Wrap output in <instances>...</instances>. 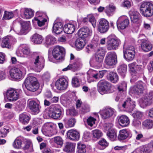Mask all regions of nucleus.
<instances>
[{"instance_id": "obj_1", "label": "nucleus", "mask_w": 153, "mask_h": 153, "mask_svg": "<svg viewBox=\"0 0 153 153\" xmlns=\"http://www.w3.org/2000/svg\"><path fill=\"white\" fill-rule=\"evenodd\" d=\"M24 84L27 89L30 91H36L39 87V84L37 79L33 76H29L25 79Z\"/></svg>"}, {"instance_id": "obj_2", "label": "nucleus", "mask_w": 153, "mask_h": 153, "mask_svg": "<svg viewBox=\"0 0 153 153\" xmlns=\"http://www.w3.org/2000/svg\"><path fill=\"white\" fill-rule=\"evenodd\" d=\"M97 85L98 91L102 95L105 94L112 93L114 91V86L106 81L100 80L98 83Z\"/></svg>"}, {"instance_id": "obj_3", "label": "nucleus", "mask_w": 153, "mask_h": 153, "mask_svg": "<svg viewBox=\"0 0 153 153\" xmlns=\"http://www.w3.org/2000/svg\"><path fill=\"white\" fill-rule=\"evenodd\" d=\"M140 13L144 16H151L153 15V4L149 2L143 1L140 5Z\"/></svg>"}, {"instance_id": "obj_4", "label": "nucleus", "mask_w": 153, "mask_h": 153, "mask_svg": "<svg viewBox=\"0 0 153 153\" xmlns=\"http://www.w3.org/2000/svg\"><path fill=\"white\" fill-rule=\"evenodd\" d=\"M106 48L108 51L116 50L118 48L121 43L120 40L114 35H111L108 37Z\"/></svg>"}, {"instance_id": "obj_5", "label": "nucleus", "mask_w": 153, "mask_h": 153, "mask_svg": "<svg viewBox=\"0 0 153 153\" xmlns=\"http://www.w3.org/2000/svg\"><path fill=\"white\" fill-rule=\"evenodd\" d=\"M22 92L21 90L19 89H15L10 88L4 93L5 97L10 101H16L18 99L19 96Z\"/></svg>"}, {"instance_id": "obj_6", "label": "nucleus", "mask_w": 153, "mask_h": 153, "mask_svg": "<svg viewBox=\"0 0 153 153\" xmlns=\"http://www.w3.org/2000/svg\"><path fill=\"white\" fill-rule=\"evenodd\" d=\"M62 109L61 107L56 105H51L50 107L48 115L53 119L60 120L62 117Z\"/></svg>"}, {"instance_id": "obj_7", "label": "nucleus", "mask_w": 153, "mask_h": 153, "mask_svg": "<svg viewBox=\"0 0 153 153\" xmlns=\"http://www.w3.org/2000/svg\"><path fill=\"white\" fill-rule=\"evenodd\" d=\"M33 59L32 64L36 69L39 71L44 68L45 60L43 57L35 53L33 56Z\"/></svg>"}, {"instance_id": "obj_8", "label": "nucleus", "mask_w": 153, "mask_h": 153, "mask_svg": "<svg viewBox=\"0 0 153 153\" xmlns=\"http://www.w3.org/2000/svg\"><path fill=\"white\" fill-rule=\"evenodd\" d=\"M129 70L131 73L133 74H134L137 76L135 78L137 79V76H139L143 74L144 71L143 67L140 65H136L135 62H133L128 65Z\"/></svg>"}, {"instance_id": "obj_9", "label": "nucleus", "mask_w": 153, "mask_h": 153, "mask_svg": "<svg viewBox=\"0 0 153 153\" xmlns=\"http://www.w3.org/2000/svg\"><path fill=\"white\" fill-rule=\"evenodd\" d=\"M53 57L57 60H63L65 55V49L60 46H56L52 51Z\"/></svg>"}, {"instance_id": "obj_10", "label": "nucleus", "mask_w": 153, "mask_h": 153, "mask_svg": "<svg viewBox=\"0 0 153 153\" xmlns=\"http://www.w3.org/2000/svg\"><path fill=\"white\" fill-rule=\"evenodd\" d=\"M105 62L106 64L109 66L115 65L117 62L116 53L112 52L108 53L106 56Z\"/></svg>"}, {"instance_id": "obj_11", "label": "nucleus", "mask_w": 153, "mask_h": 153, "mask_svg": "<svg viewBox=\"0 0 153 153\" xmlns=\"http://www.w3.org/2000/svg\"><path fill=\"white\" fill-rule=\"evenodd\" d=\"M129 24V20L127 17L123 16H120L117 22V27L119 29L123 30L127 27Z\"/></svg>"}, {"instance_id": "obj_12", "label": "nucleus", "mask_w": 153, "mask_h": 153, "mask_svg": "<svg viewBox=\"0 0 153 153\" xmlns=\"http://www.w3.org/2000/svg\"><path fill=\"white\" fill-rule=\"evenodd\" d=\"M109 28V24L106 19H100L98 25V30L101 33L107 32Z\"/></svg>"}, {"instance_id": "obj_13", "label": "nucleus", "mask_w": 153, "mask_h": 153, "mask_svg": "<svg viewBox=\"0 0 153 153\" xmlns=\"http://www.w3.org/2000/svg\"><path fill=\"white\" fill-rule=\"evenodd\" d=\"M78 34L79 37L85 39L92 35V31L88 27H83L79 30Z\"/></svg>"}, {"instance_id": "obj_14", "label": "nucleus", "mask_w": 153, "mask_h": 153, "mask_svg": "<svg viewBox=\"0 0 153 153\" xmlns=\"http://www.w3.org/2000/svg\"><path fill=\"white\" fill-rule=\"evenodd\" d=\"M138 41H140L141 49L143 52H148L152 49V45L148 40L142 39H139Z\"/></svg>"}, {"instance_id": "obj_15", "label": "nucleus", "mask_w": 153, "mask_h": 153, "mask_svg": "<svg viewBox=\"0 0 153 153\" xmlns=\"http://www.w3.org/2000/svg\"><path fill=\"white\" fill-rule=\"evenodd\" d=\"M9 73L11 77L15 80L19 79L22 76V71L18 68H12L10 69Z\"/></svg>"}, {"instance_id": "obj_16", "label": "nucleus", "mask_w": 153, "mask_h": 153, "mask_svg": "<svg viewBox=\"0 0 153 153\" xmlns=\"http://www.w3.org/2000/svg\"><path fill=\"white\" fill-rule=\"evenodd\" d=\"M135 102L130 98H127L122 104V107L129 112L132 111L135 106Z\"/></svg>"}, {"instance_id": "obj_17", "label": "nucleus", "mask_w": 153, "mask_h": 153, "mask_svg": "<svg viewBox=\"0 0 153 153\" xmlns=\"http://www.w3.org/2000/svg\"><path fill=\"white\" fill-rule=\"evenodd\" d=\"M68 82L64 78H60L57 80L55 83V86L59 90L66 89L68 87Z\"/></svg>"}, {"instance_id": "obj_18", "label": "nucleus", "mask_w": 153, "mask_h": 153, "mask_svg": "<svg viewBox=\"0 0 153 153\" xmlns=\"http://www.w3.org/2000/svg\"><path fill=\"white\" fill-rule=\"evenodd\" d=\"M131 21L133 23L139 25L141 23L140 19V13L136 11H130L129 13Z\"/></svg>"}, {"instance_id": "obj_19", "label": "nucleus", "mask_w": 153, "mask_h": 153, "mask_svg": "<svg viewBox=\"0 0 153 153\" xmlns=\"http://www.w3.org/2000/svg\"><path fill=\"white\" fill-rule=\"evenodd\" d=\"M115 112V110L111 108H105L101 112L102 119H106L114 115Z\"/></svg>"}, {"instance_id": "obj_20", "label": "nucleus", "mask_w": 153, "mask_h": 153, "mask_svg": "<svg viewBox=\"0 0 153 153\" xmlns=\"http://www.w3.org/2000/svg\"><path fill=\"white\" fill-rule=\"evenodd\" d=\"M132 134L130 130L128 129H124L120 131L118 136V139L120 141L126 139L127 138H130Z\"/></svg>"}, {"instance_id": "obj_21", "label": "nucleus", "mask_w": 153, "mask_h": 153, "mask_svg": "<svg viewBox=\"0 0 153 153\" xmlns=\"http://www.w3.org/2000/svg\"><path fill=\"white\" fill-rule=\"evenodd\" d=\"M133 153H153V149L148 144L137 148Z\"/></svg>"}, {"instance_id": "obj_22", "label": "nucleus", "mask_w": 153, "mask_h": 153, "mask_svg": "<svg viewBox=\"0 0 153 153\" xmlns=\"http://www.w3.org/2000/svg\"><path fill=\"white\" fill-rule=\"evenodd\" d=\"M79 134L77 131L73 129L68 130L66 133V138L74 141L77 140L79 138Z\"/></svg>"}, {"instance_id": "obj_23", "label": "nucleus", "mask_w": 153, "mask_h": 153, "mask_svg": "<svg viewBox=\"0 0 153 153\" xmlns=\"http://www.w3.org/2000/svg\"><path fill=\"white\" fill-rule=\"evenodd\" d=\"M28 105L29 108L35 114H37L39 112L40 106L35 101L31 100L29 101Z\"/></svg>"}, {"instance_id": "obj_24", "label": "nucleus", "mask_w": 153, "mask_h": 153, "mask_svg": "<svg viewBox=\"0 0 153 153\" xmlns=\"http://www.w3.org/2000/svg\"><path fill=\"white\" fill-rule=\"evenodd\" d=\"M16 21L18 22L21 25V27L23 29V30L27 29L30 25V23L29 22L23 21L21 19H17L16 20ZM22 31L23 30H21L20 32L18 31L17 33L19 35H22L23 33L22 32Z\"/></svg>"}, {"instance_id": "obj_25", "label": "nucleus", "mask_w": 153, "mask_h": 153, "mask_svg": "<svg viewBox=\"0 0 153 153\" xmlns=\"http://www.w3.org/2000/svg\"><path fill=\"white\" fill-rule=\"evenodd\" d=\"M119 125L123 127L127 126L129 124L128 118L126 115H122L118 117Z\"/></svg>"}, {"instance_id": "obj_26", "label": "nucleus", "mask_w": 153, "mask_h": 153, "mask_svg": "<svg viewBox=\"0 0 153 153\" xmlns=\"http://www.w3.org/2000/svg\"><path fill=\"white\" fill-rule=\"evenodd\" d=\"M56 42L55 38L51 35H48L45 38V41L44 43V45L46 47L53 45Z\"/></svg>"}, {"instance_id": "obj_27", "label": "nucleus", "mask_w": 153, "mask_h": 153, "mask_svg": "<svg viewBox=\"0 0 153 153\" xmlns=\"http://www.w3.org/2000/svg\"><path fill=\"white\" fill-rule=\"evenodd\" d=\"M127 65L124 64L120 65L117 68L118 74L123 78L126 76L127 72Z\"/></svg>"}, {"instance_id": "obj_28", "label": "nucleus", "mask_w": 153, "mask_h": 153, "mask_svg": "<svg viewBox=\"0 0 153 153\" xmlns=\"http://www.w3.org/2000/svg\"><path fill=\"white\" fill-rule=\"evenodd\" d=\"M21 12L24 11L23 18L26 19H29L33 17L34 15L33 11L31 9L25 8L21 9L20 10Z\"/></svg>"}, {"instance_id": "obj_29", "label": "nucleus", "mask_w": 153, "mask_h": 153, "mask_svg": "<svg viewBox=\"0 0 153 153\" xmlns=\"http://www.w3.org/2000/svg\"><path fill=\"white\" fill-rule=\"evenodd\" d=\"M63 25L60 22H58L54 23L53 27V31L56 34H59L63 30Z\"/></svg>"}, {"instance_id": "obj_30", "label": "nucleus", "mask_w": 153, "mask_h": 153, "mask_svg": "<svg viewBox=\"0 0 153 153\" xmlns=\"http://www.w3.org/2000/svg\"><path fill=\"white\" fill-rule=\"evenodd\" d=\"M74 23V24L68 23L65 25L64 30L65 33L68 34H71L74 32L75 28Z\"/></svg>"}, {"instance_id": "obj_31", "label": "nucleus", "mask_w": 153, "mask_h": 153, "mask_svg": "<svg viewBox=\"0 0 153 153\" xmlns=\"http://www.w3.org/2000/svg\"><path fill=\"white\" fill-rule=\"evenodd\" d=\"M86 40L80 37L77 39L75 42V45L77 50L82 49L85 46Z\"/></svg>"}, {"instance_id": "obj_32", "label": "nucleus", "mask_w": 153, "mask_h": 153, "mask_svg": "<svg viewBox=\"0 0 153 153\" xmlns=\"http://www.w3.org/2000/svg\"><path fill=\"white\" fill-rule=\"evenodd\" d=\"M107 79L111 82L116 83L119 80V76L117 73L114 72H111L107 75Z\"/></svg>"}, {"instance_id": "obj_33", "label": "nucleus", "mask_w": 153, "mask_h": 153, "mask_svg": "<svg viewBox=\"0 0 153 153\" xmlns=\"http://www.w3.org/2000/svg\"><path fill=\"white\" fill-rule=\"evenodd\" d=\"M116 9L115 6L111 4L107 6L105 8V12L108 16H112L114 13Z\"/></svg>"}, {"instance_id": "obj_34", "label": "nucleus", "mask_w": 153, "mask_h": 153, "mask_svg": "<svg viewBox=\"0 0 153 153\" xmlns=\"http://www.w3.org/2000/svg\"><path fill=\"white\" fill-rule=\"evenodd\" d=\"M31 41L35 44H41L43 41L42 36L36 33L33 34L31 37Z\"/></svg>"}, {"instance_id": "obj_35", "label": "nucleus", "mask_w": 153, "mask_h": 153, "mask_svg": "<svg viewBox=\"0 0 153 153\" xmlns=\"http://www.w3.org/2000/svg\"><path fill=\"white\" fill-rule=\"evenodd\" d=\"M63 121L64 125L66 128L73 127L76 122V119L74 118L69 119H65L63 120Z\"/></svg>"}, {"instance_id": "obj_36", "label": "nucleus", "mask_w": 153, "mask_h": 153, "mask_svg": "<svg viewBox=\"0 0 153 153\" xmlns=\"http://www.w3.org/2000/svg\"><path fill=\"white\" fill-rule=\"evenodd\" d=\"M19 120L23 124H27L29 122L30 118L25 113H23L19 115Z\"/></svg>"}, {"instance_id": "obj_37", "label": "nucleus", "mask_w": 153, "mask_h": 153, "mask_svg": "<svg viewBox=\"0 0 153 153\" xmlns=\"http://www.w3.org/2000/svg\"><path fill=\"white\" fill-rule=\"evenodd\" d=\"M75 148V144L71 142H66V145L63 149L64 151L66 152H73Z\"/></svg>"}, {"instance_id": "obj_38", "label": "nucleus", "mask_w": 153, "mask_h": 153, "mask_svg": "<svg viewBox=\"0 0 153 153\" xmlns=\"http://www.w3.org/2000/svg\"><path fill=\"white\" fill-rule=\"evenodd\" d=\"M107 135L109 139L112 141H114L116 139V133L114 129H111L108 131Z\"/></svg>"}, {"instance_id": "obj_39", "label": "nucleus", "mask_w": 153, "mask_h": 153, "mask_svg": "<svg viewBox=\"0 0 153 153\" xmlns=\"http://www.w3.org/2000/svg\"><path fill=\"white\" fill-rule=\"evenodd\" d=\"M153 102L151 99L147 98L146 95L141 100V104L143 107L150 105L152 104Z\"/></svg>"}, {"instance_id": "obj_40", "label": "nucleus", "mask_w": 153, "mask_h": 153, "mask_svg": "<svg viewBox=\"0 0 153 153\" xmlns=\"http://www.w3.org/2000/svg\"><path fill=\"white\" fill-rule=\"evenodd\" d=\"M142 125L144 128L150 129L153 126V122L151 120H146L143 122Z\"/></svg>"}, {"instance_id": "obj_41", "label": "nucleus", "mask_w": 153, "mask_h": 153, "mask_svg": "<svg viewBox=\"0 0 153 153\" xmlns=\"http://www.w3.org/2000/svg\"><path fill=\"white\" fill-rule=\"evenodd\" d=\"M124 57L127 61L133 60L135 57V53H132L131 52H123Z\"/></svg>"}, {"instance_id": "obj_42", "label": "nucleus", "mask_w": 153, "mask_h": 153, "mask_svg": "<svg viewBox=\"0 0 153 153\" xmlns=\"http://www.w3.org/2000/svg\"><path fill=\"white\" fill-rule=\"evenodd\" d=\"M77 152L78 153H85L86 152L85 145L82 143H78L77 144Z\"/></svg>"}, {"instance_id": "obj_43", "label": "nucleus", "mask_w": 153, "mask_h": 153, "mask_svg": "<svg viewBox=\"0 0 153 153\" xmlns=\"http://www.w3.org/2000/svg\"><path fill=\"white\" fill-rule=\"evenodd\" d=\"M22 140L19 138H17L13 144V147L15 148L19 149L22 147Z\"/></svg>"}, {"instance_id": "obj_44", "label": "nucleus", "mask_w": 153, "mask_h": 153, "mask_svg": "<svg viewBox=\"0 0 153 153\" xmlns=\"http://www.w3.org/2000/svg\"><path fill=\"white\" fill-rule=\"evenodd\" d=\"M9 41V38L7 36L4 37L2 40L1 44L2 47V48H10L11 45Z\"/></svg>"}, {"instance_id": "obj_45", "label": "nucleus", "mask_w": 153, "mask_h": 153, "mask_svg": "<svg viewBox=\"0 0 153 153\" xmlns=\"http://www.w3.org/2000/svg\"><path fill=\"white\" fill-rule=\"evenodd\" d=\"M93 137L98 139L101 137L102 135V132L100 130L95 129L92 131Z\"/></svg>"}, {"instance_id": "obj_46", "label": "nucleus", "mask_w": 153, "mask_h": 153, "mask_svg": "<svg viewBox=\"0 0 153 153\" xmlns=\"http://www.w3.org/2000/svg\"><path fill=\"white\" fill-rule=\"evenodd\" d=\"M14 16V14L12 12L5 11L3 19L4 20H9L12 19Z\"/></svg>"}, {"instance_id": "obj_47", "label": "nucleus", "mask_w": 153, "mask_h": 153, "mask_svg": "<svg viewBox=\"0 0 153 153\" xmlns=\"http://www.w3.org/2000/svg\"><path fill=\"white\" fill-rule=\"evenodd\" d=\"M96 73L97 72L95 70L90 69L87 72V74L88 75V81L89 82H90L91 81H89L88 77H93L96 79L97 78L96 77Z\"/></svg>"}, {"instance_id": "obj_48", "label": "nucleus", "mask_w": 153, "mask_h": 153, "mask_svg": "<svg viewBox=\"0 0 153 153\" xmlns=\"http://www.w3.org/2000/svg\"><path fill=\"white\" fill-rule=\"evenodd\" d=\"M90 111L89 106L87 105L82 104L80 109L79 112L82 114H84Z\"/></svg>"}, {"instance_id": "obj_49", "label": "nucleus", "mask_w": 153, "mask_h": 153, "mask_svg": "<svg viewBox=\"0 0 153 153\" xmlns=\"http://www.w3.org/2000/svg\"><path fill=\"white\" fill-rule=\"evenodd\" d=\"M99 145L102 147L101 149H103L108 145V143L106 140L103 138L101 139L100 140L98 143Z\"/></svg>"}, {"instance_id": "obj_50", "label": "nucleus", "mask_w": 153, "mask_h": 153, "mask_svg": "<svg viewBox=\"0 0 153 153\" xmlns=\"http://www.w3.org/2000/svg\"><path fill=\"white\" fill-rule=\"evenodd\" d=\"M104 56L101 55L95 54L94 58L97 64H101L102 62Z\"/></svg>"}, {"instance_id": "obj_51", "label": "nucleus", "mask_w": 153, "mask_h": 153, "mask_svg": "<svg viewBox=\"0 0 153 153\" xmlns=\"http://www.w3.org/2000/svg\"><path fill=\"white\" fill-rule=\"evenodd\" d=\"M53 141L54 143L59 145L60 147H61L63 144V140L60 137H56L53 138Z\"/></svg>"}, {"instance_id": "obj_52", "label": "nucleus", "mask_w": 153, "mask_h": 153, "mask_svg": "<svg viewBox=\"0 0 153 153\" xmlns=\"http://www.w3.org/2000/svg\"><path fill=\"white\" fill-rule=\"evenodd\" d=\"M35 20L37 21L38 25L39 27H41L44 25L45 22H47V19L45 18L43 19H40L39 18L38 19H36Z\"/></svg>"}, {"instance_id": "obj_53", "label": "nucleus", "mask_w": 153, "mask_h": 153, "mask_svg": "<svg viewBox=\"0 0 153 153\" xmlns=\"http://www.w3.org/2000/svg\"><path fill=\"white\" fill-rule=\"evenodd\" d=\"M131 90L134 93L138 94L142 93L143 91L141 88L138 87L136 85L132 87Z\"/></svg>"}, {"instance_id": "obj_54", "label": "nucleus", "mask_w": 153, "mask_h": 153, "mask_svg": "<svg viewBox=\"0 0 153 153\" xmlns=\"http://www.w3.org/2000/svg\"><path fill=\"white\" fill-rule=\"evenodd\" d=\"M24 105L22 103L17 102L16 103V105L15 106V110L18 112H20L22 111L24 108Z\"/></svg>"}, {"instance_id": "obj_55", "label": "nucleus", "mask_w": 153, "mask_h": 153, "mask_svg": "<svg viewBox=\"0 0 153 153\" xmlns=\"http://www.w3.org/2000/svg\"><path fill=\"white\" fill-rule=\"evenodd\" d=\"M36 17H35L34 20L36 19H38L40 18V19H43L44 18H45L47 17V15L45 13L42 12L41 11H37L36 13Z\"/></svg>"}, {"instance_id": "obj_56", "label": "nucleus", "mask_w": 153, "mask_h": 153, "mask_svg": "<svg viewBox=\"0 0 153 153\" xmlns=\"http://www.w3.org/2000/svg\"><path fill=\"white\" fill-rule=\"evenodd\" d=\"M143 113L140 111H137L134 113L132 115L134 119L140 120L142 117Z\"/></svg>"}, {"instance_id": "obj_57", "label": "nucleus", "mask_w": 153, "mask_h": 153, "mask_svg": "<svg viewBox=\"0 0 153 153\" xmlns=\"http://www.w3.org/2000/svg\"><path fill=\"white\" fill-rule=\"evenodd\" d=\"M131 52L132 53H135V49L132 46H128L126 48L124 49L123 52Z\"/></svg>"}, {"instance_id": "obj_58", "label": "nucleus", "mask_w": 153, "mask_h": 153, "mask_svg": "<svg viewBox=\"0 0 153 153\" xmlns=\"http://www.w3.org/2000/svg\"><path fill=\"white\" fill-rule=\"evenodd\" d=\"M72 86L74 87H77L79 86V80L77 77L73 78L72 80Z\"/></svg>"}, {"instance_id": "obj_59", "label": "nucleus", "mask_w": 153, "mask_h": 153, "mask_svg": "<svg viewBox=\"0 0 153 153\" xmlns=\"http://www.w3.org/2000/svg\"><path fill=\"white\" fill-rule=\"evenodd\" d=\"M126 83L125 82H122L117 86V89L118 90L119 92L121 93L123 91L124 89L126 88Z\"/></svg>"}, {"instance_id": "obj_60", "label": "nucleus", "mask_w": 153, "mask_h": 153, "mask_svg": "<svg viewBox=\"0 0 153 153\" xmlns=\"http://www.w3.org/2000/svg\"><path fill=\"white\" fill-rule=\"evenodd\" d=\"M96 120V119L91 117H90L87 119L88 124V125L92 127L93 125L95 124V121Z\"/></svg>"}, {"instance_id": "obj_61", "label": "nucleus", "mask_w": 153, "mask_h": 153, "mask_svg": "<svg viewBox=\"0 0 153 153\" xmlns=\"http://www.w3.org/2000/svg\"><path fill=\"white\" fill-rule=\"evenodd\" d=\"M9 132V129L4 128L0 131V138H4L7 136V133Z\"/></svg>"}, {"instance_id": "obj_62", "label": "nucleus", "mask_w": 153, "mask_h": 153, "mask_svg": "<svg viewBox=\"0 0 153 153\" xmlns=\"http://www.w3.org/2000/svg\"><path fill=\"white\" fill-rule=\"evenodd\" d=\"M22 52L24 55L27 56L29 55L30 53V49L27 47L23 45L22 47Z\"/></svg>"}, {"instance_id": "obj_63", "label": "nucleus", "mask_w": 153, "mask_h": 153, "mask_svg": "<svg viewBox=\"0 0 153 153\" xmlns=\"http://www.w3.org/2000/svg\"><path fill=\"white\" fill-rule=\"evenodd\" d=\"M113 124L111 123H106L104 125V129L106 131H108L111 129H113L112 128Z\"/></svg>"}, {"instance_id": "obj_64", "label": "nucleus", "mask_w": 153, "mask_h": 153, "mask_svg": "<svg viewBox=\"0 0 153 153\" xmlns=\"http://www.w3.org/2000/svg\"><path fill=\"white\" fill-rule=\"evenodd\" d=\"M138 87L141 88V90L143 91L146 88V85L142 81H139L137 82L136 84Z\"/></svg>"}]
</instances>
